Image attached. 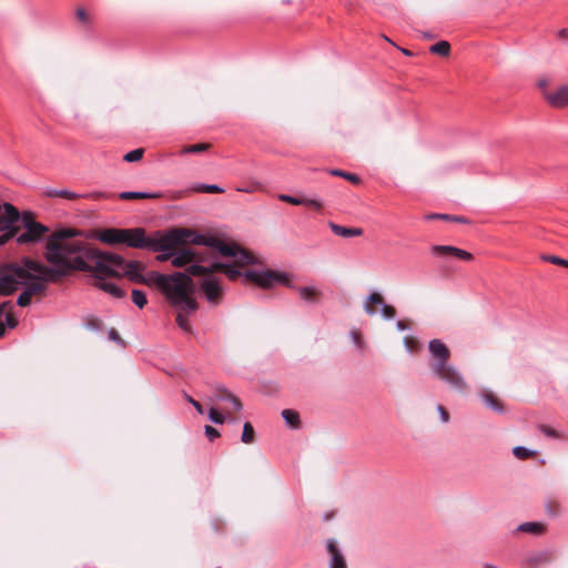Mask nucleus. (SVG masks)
I'll list each match as a JSON object with an SVG mask.
<instances>
[{"label":"nucleus","instance_id":"53","mask_svg":"<svg viewBox=\"0 0 568 568\" xmlns=\"http://www.w3.org/2000/svg\"><path fill=\"white\" fill-rule=\"evenodd\" d=\"M351 337H352V339H353L354 344H355L357 347H359V348H362V347H363V339H362V336H361V333H359V332H357V331H352V332H351Z\"/></svg>","mask_w":568,"mask_h":568},{"label":"nucleus","instance_id":"48","mask_svg":"<svg viewBox=\"0 0 568 568\" xmlns=\"http://www.w3.org/2000/svg\"><path fill=\"white\" fill-rule=\"evenodd\" d=\"M205 435L210 442H213L214 439L220 437V432L216 428H214L213 426L206 425L205 426Z\"/></svg>","mask_w":568,"mask_h":568},{"label":"nucleus","instance_id":"25","mask_svg":"<svg viewBox=\"0 0 568 568\" xmlns=\"http://www.w3.org/2000/svg\"><path fill=\"white\" fill-rule=\"evenodd\" d=\"M485 405L496 413H503L504 407L498 397L490 390H483L480 394Z\"/></svg>","mask_w":568,"mask_h":568},{"label":"nucleus","instance_id":"52","mask_svg":"<svg viewBox=\"0 0 568 568\" xmlns=\"http://www.w3.org/2000/svg\"><path fill=\"white\" fill-rule=\"evenodd\" d=\"M559 505L557 503L548 501L546 505V511L550 516H556L558 514Z\"/></svg>","mask_w":568,"mask_h":568},{"label":"nucleus","instance_id":"11","mask_svg":"<svg viewBox=\"0 0 568 568\" xmlns=\"http://www.w3.org/2000/svg\"><path fill=\"white\" fill-rule=\"evenodd\" d=\"M373 304L381 306V315L385 320H392L395 317V308L392 305L386 304L379 293L374 292L369 294L366 302L364 303V310L367 315L373 316L376 314V310L373 307Z\"/></svg>","mask_w":568,"mask_h":568},{"label":"nucleus","instance_id":"54","mask_svg":"<svg viewBox=\"0 0 568 568\" xmlns=\"http://www.w3.org/2000/svg\"><path fill=\"white\" fill-rule=\"evenodd\" d=\"M437 410L439 413V416H440V419L443 423H447L449 420V414L448 412L446 410V408L442 405H438L437 406Z\"/></svg>","mask_w":568,"mask_h":568},{"label":"nucleus","instance_id":"41","mask_svg":"<svg viewBox=\"0 0 568 568\" xmlns=\"http://www.w3.org/2000/svg\"><path fill=\"white\" fill-rule=\"evenodd\" d=\"M143 154L144 150L142 148H139L124 154L123 160L125 162H136L142 159Z\"/></svg>","mask_w":568,"mask_h":568},{"label":"nucleus","instance_id":"60","mask_svg":"<svg viewBox=\"0 0 568 568\" xmlns=\"http://www.w3.org/2000/svg\"><path fill=\"white\" fill-rule=\"evenodd\" d=\"M109 337H110V339H112V341H115V342H122V339H121L120 335L118 334V332H116L115 329H111V331L109 332Z\"/></svg>","mask_w":568,"mask_h":568},{"label":"nucleus","instance_id":"1","mask_svg":"<svg viewBox=\"0 0 568 568\" xmlns=\"http://www.w3.org/2000/svg\"><path fill=\"white\" fill-rule=\"evenodd\" d=\"M77 232L72 229H61L50 234L44 245V260L51 268L68 276L70 272L84 270L88 266L83 258L91 245L82 240H72Z\"/></svg>","mask_w":568,"mask_h":568},{"label":"nucleus","instance_id":"44","mask_svg":"<svg viewBox=\"0 0 568 568\" xmlns=\"http://www.w3.org/2000/svg\"><path fill=\"white\" fill-rule=\"evenodd\" d=\"M209 418L214 424H223L225 420V416L215 408H210Z\"/></svg>","mask_w":568,"mask_h":568},{"label":"nucleus","instance_id":"34","mask_svg":"<svg viewBox=\"0 0 568 568\" xmlns=\"http://www.w3.org/2000/svg\"><path fill=\"white\" fill-rule=\"evenodd\" d=\"M210 149L209 143H196L192 145H185L180 151V154H195V153H202Z\"/></svg>","mask_w":568,"mask_h":568},{"label":"nucleus","instance_id":"12","mask_svg":"<svg viewBox=\"0 0 568 568\" xmlns=\"http://www.w3.org/2000/svg\"><path fill=\"white\" fill-rule=\"evenodd\" d=\"M24 232L17 235V243L20 245L39 243L49 232V227L40 222L24 227Z\"/></svg>","mask_w":568,"mask_h":568},{"label":"nucleus","instance_id":"43","mask_svg":"<svg viewBox=\"0 0 568 568\" xmlns=\"http://www.w3.org/2000/svg\"><path fill=\"white\" fill-rule=\"evenodd\" d=\"M23 227L37 224L38 222L34 220L33 213L26 211L20 213V220Z\"/></svg>","mask_w":568,"mask_h":568},{"label":"nucleus","instance_id":"38","mask_svg":"<svg viewBox=\"0 0 568 568\" xmlns=\"http://www.w3.org/2000/svg\"><path fill=\"white\" fill-rule=\"evenodd\" d=\"M132 302L140 310L143 308L148 304V298H146L145 293L140 290H133L132 291Z\"/></svg>","mask_w":568,"mask_h":568},{"label":"nucleus","instance_id":"30","mask_svg":"<svg viewBox=\"0 0 568 568\" xmlns=\"http://www.w3.org/2000/svg\"><path fill=\"white\" fill-rule=\"evenodd\" d=\"M181 230L182 231H186L187 234L183 237V241L179 244V246L183 245L185 243L203 245V242H204L206 235L195 233V232H193L191 230H187V229H181Z\"/></svg>","mask_w":568,"mask_h":568},{"label":"nucleus","instance_id":"5","mask_svg":"<svg viewBox=\"0 0 568 568\" xmlns=\"http://www.w3.org/2000/svg\"><path fill=\"white\" fill-rule=\"evenodd\" d=\"M123 243L129 247L149 250V251H169L175 250L187 234L186 231L172 229L165 233L154 232L151 236L146 235L143 227L125 229Z\"/></svg>","mask_w":568,"mask_h":568},{"label":"nucleus","instance_id":"27","mask_svg":"<svg viewBox=\"0 0 568 568\" xmlns=\"http://www.w3.org/2000/svg\"><path fill=\"white\" fill-rule=\"evenodd\" d=\"M121 200L158 199L159 193L125 191L119 194Z\"/></svg>","mask_w":568,"mask_h":568},{"label":"nucleus","instance_id":"10","mask_svg":"<svg viewBox=\"0 0 568 568\" xmlns=\"http://www.w3.org/2000/svg\"><path fill=\"white\" fill-rule=\"evenodd\" d=\"M242 276L245 281L252 282L262 288H270L275 283L290 285V278L284 272L247 270L243 272Z\"/></svg>","mask_w":568,"mask_h":568},{"label":"nucleus","instance_id":"45","mask_svg":"<svg viewBox=\"0 0 568 568\" xmlns=\"http://www.w3.org/2000/svg\"><path fill=\"white\" fill-rule=\"evenodd\" d=\"M175 321H176V324L179 325V327L182 328L184 332H186V333L192 332V327H191L187 318L183 314L179 313L176 315Z\"/></svg>","mask_w":568,"mask_h":568},{"label":"nucleus","instance_id":"19","mask_svg":"<svg viewBox=\"0 0 568 568\" xmlns=\"http://www.w3.org/2000/svg\"><path fill=\"white\" fill-rule=\"evenodd\" d=\"M125 229L109 227L98 233V239L106 244L115 245L123 243V235H125Z\"/></svg>","mask_w":568,"mask_h":568},{"label":"nucleus","instance_id":"18","mask_svg":"<svg viewBox=\"0 0 568 568\" xmlns=\"http://www.w3.org/2000/svg\"><path fill=\"white\" fill-rule=\"evenodd\" d=\"M213 397L219 402H230L236 412H240L243 408L241 399L229 389H226L223 385H215Z\"/></svg>","mask_w":568,"mask_h":568},{"label":"nucleus","instance_id":"24","mask_svg":"<svg viewBox=\"0 0 568 568\" xmlns=\"http://www.w3.org/2000/svg\"><path fill=\"white\" fill-rule=\"evenodd\" d=\"M2 207L4 211V215L1 217L2 220H4V222H7V225L9 227H20L19 225H17V222H19L20 220V212L18 211V209L13 204L8 202H6L2 205Z\"/></svg>","mask_w":568,"mask_h":568},{"label":"nucleus","instance_id":"4","mask_svg":"<svg viewBox=\"0 0 568 568\" xmlns=\"http://www.w3.org/2000/svg\"><path fill=\"white\" fill-rule=\"evenodd\" d=\"M32 272L49 276L54 274V271L48 270L45 264L29 256L21 257L19 262L0 264V295L13 294L22 283L32 278Z\"/></svg>","mask_w":568,"mask_h":568},{"label":"nucleus","instance_id":"39","mask_svg":"<svg viewBox=\"0 0 568 568\" xmlns=\"http://www.w3.org/2000/svg\"><path fill=\"white\" fill-rule=\"evenodd\" d=\"M513 454L516 458L525 460V459L532 457L536 453L531 449L524 447V446H516L513 449Z\"/></svg>","mask_w":568,"mask_h":568},{"label":"nucleus","instance_id":"32","mask_svg":"<svg viewBox=\"0 0 568 568\" xmlns=\"http://www.w3.org/2000/svg\"><path fill=\"white\" fill-rule=\"evenodd\" d=\"M328 173L331 175H333V176L343 178V179L352 182L353 184H359L361 183V178L357 174H354V173L345 172V171H342L339 169H332V170L328 171Z\"/></svg>","mask_w":568,"mask_h":568},{"label":"nucleus","instance_id":"47","mask_svg":"<svg viewBox=\"0 0 568 568\" xmlns=\"http://www.w3.org/2000/svg\"><path fill=\"white\" fill-rule=\"evenodd\" d=\"M278 200L282 202H285V203H290L292 205H301L303 203L302 196L298 197V196H293V195H287V194H280Z\"/></svg>","mask_w":568,"mask_h":568},{"label":"nucleus","instance_id":"50","mask_svg":"<svg viewBox=\"0 0 568 568\" xmlns=\"http://www.w3.org/2000/svg\"><path fill=\"white\" fill-rule=\"evenodd\" d=\"M183 396H184L185 400H187L196 409L197 413L203 414V407L197 400H195L193 397H191L186 393H184Z\"/></svg>","mask_w":568,"mask_h":568},{"label":"nucleus","instance_id":"20","mask_svg":"<svg viewBox=\"0 0 568 568\" xmlns=\"http://www.w3.org/2000/svg\"><path fill=\"white\" fill-rule=\"evenodd\" d=\"M97 278V282L94 283V286L99 290H102L110 294L114 298H123L125 296V291L122 290L120 286H118L114 283L105 282L104 276L102 274H93Z\"/></svg>","mask_w":568,"mask_h":568},{"label":"nucleus","instance_id":"26","mask_svg":"<svg viewBox=\"0 0 568 568\" xmlns=\"http://www.w3.org/2000/svg\"><path fill=\"white\" fill-rule=\"evenodd\" d=\"M297 292L302 300L310 303H315L321 294L320 291L313 286H300L297 287Z\"/></svg>","mask_w":568,"mask_h":568},{"label":"nucleus","instance_id":"33","mask_svg":"<svg viewBox=\"0 0 568 568\" xmlns=\"http://www.w3.org/2000/svg\"><path fill=\"white\" fill-rule=\"evenodd\" d=\"M429 51L434 54L447 57L450 52V44L447 41H438L429 48Z\"/></svg>","mask_w":568,"mask_h":568},{"label":"nucleus","instance_id":"8","mask_svg":"<svg viewBox=\"0 0 568 568\" xmlns=\"http://www.w3.org/2000/svg\"><path fill=\"white\" fill-rule=\"evenodd\" d=\"M203 245L214 248L222 256L234 257L239 266H247L256 264L255 256L236 243H226L215 236L206 235Z\"/></svg>","mask_w":568,"mask_h":568},{"label":"nucleus","instance_id":"14","mask_svg":"<svg viewBox=\"0 0 568 568\" xmlns=\"http://www.w3.org/2000/svg\"><path fill=\"white\" fill-rule=\"evenodd\" d=\"M205 276L206 277L201 285V290L210 303H217L223 294L222 286L220 282L212 276V274Z\"/></svg>","mask_w":568,"mask_h":568},{"label":"nucleus","instance_id":"62","mask_svg":"<svg viewBox=\"0 0 568 568\" xmlns=\"http://www.w3.org/2000/svg\"><path fill=\"white\" fill-rule=\"evenodd\" d=\"M9 229V226L7 225V222H4V220H2V217L0 216V232L4 231Z\"/></svg>","mask_w":568,"mask_h":568},{"label":"nucleus","instance_id":"35","mask_svg":"<svg viewBox=\"0 0 568 568\" xmlns=\"http://www.w3.org/2000/svg\"><path fill=\"white\" fill-rule=\"evenodd\" d=\"M263 187L264 186L261 182L254 180V181H250V182L241 184L240 186L236 187V191L243 192V193H254V192L263 190Z\"/></svg>","mask_w":568,"mask_h":568},{"label":"nucleus","instance_id":"31","mask_svg":"<svg viewBox=\"0 0 568 568\" xmlns=\"http://www.w3.org/2000/svg\"><path fill=\"white\" fill-rule=\"evenodd\" d=\"M192 191L197 193H224V189L217 184L196 183L192 186Z\"/></svg>","mask_w":568,"mask_h":568},{"label":"nucleus","instance_id":"36","mask_svg":"<svg viewBox=\"0 0 568 568\" xmlns=\"http://www.w3.org/2000/svg\"><path fill=\"white\" fill-rule=\"evenodd\" d=\"M549 555L547 552H538L527 558V564L530 568H536L538 565L547 562Z\"/></svg>","mask_w":568,"mask_h":568},{"label":"nucleus","instance_id":"21","mask_svg":"<svg viewBox=\"0 0 568 568\" xmlns=\"http://www.w3.org/2000/svg\"><path fill=\"white\" fill-rule=\"evenodd\" d=\"M196 251L193 248H181L179 252L173 253L171 263L175 267L191 266L195 260Z\"/></svg>","mask_w":568,"mask_h":568},{"label":"nucleus","instance_id":"40","mask_svg":"<svg viewBox=\"0 0 568 568\" xmlns=\"http://www.w3.org/2000/svg\"><path fill=\"white\" fill-rule=\"evenodd\" d=\"M20 227H9L4 230V233L0 235V246L6 245L13 237L17 239Z\"/></svg>","mask_w":568,"mask_h":568},{"label":"nucleus","instance_id":"22","mask_svg":"<svg viewBox=\"0 0 568 568\" xmlns=\"http://www.w3.org/2000/svg\"><path fill=\"white\" fill-rule=\"evenodd\" d=\"M326 549L331 554L329 568H347L345 559L334 539L326 541Z\"/></svg>","mask_w":568,"mask_h":568},{"label":"nucleus","instance_id":"56","mask_svg":"<svg viewBox=\"0 0 568 568\" xmlns=\"http://www.w3.org/2000/svg\"><path fill=\"white\" fill-rule=\"evenodd\" d=\"M426 219L427 220L440 219V220L452 221V215L435 213V214L427 215Z\"/></svg>","mask_w":568,"mask_h":568},{"label":"nucleus","instance_id":"23","mask_svg":"<svg viewBox=\"0 0 568 568\" xmlns=\"http://www.w3.org/2000/svg\"><path fill=\"white\" fill-rule=\"evenodd\" d=\"M329 227L335 235L345 237V239L361 236V235H363V232H364L363 229H361V227H346V226H343V225H339V224H336L333 222H329Z\"/></svg>","mask_w":568,"mask_h":568},{"label":"nucleus","instance_id":"63","mask_svg":"<svg viewBox=\"0 0 568 568\" xmlns=\"http://www.w3.org/2000/svg\"><path fill=\"white\" fill-rule=\"evenodd\" d=\"M452 221H455V222H460V223H466L467 220L463 216H452Z\"/></svg>","mask_w":568,"mask_h":568},{"label":"nucleus","instance_id":"51","mask_svg":"<svg viewBox=\"0 0 568 568\" xmlns=\"http://www.w3.org/2000/svg\"><path fill=\"white\" fill-rule=\"evenodd\" d=\"M173 250H169V251H156L158 253H160L158 256H156V261L159 262H166L172 258L173 256V253H172Z\"/></svg>","mask_w":568,"mask_h":568},{"label":"nucleus","instance_id":"37","mask_svg":"<svg viewBox=\"0 0 568 568\" xmlns=\"http://www.w3.org/2000/svg\"><path fill=\"white\" fill-rule=\"evenodd\" d=\"M254 435H255V432H254L252 424L248 422H245L243 425V433H242L241 440L244 444H252L254 442Z\"/></svg>","mask_w":568,"mask_h":568},{"label":"nucleus","instance_id":"55","mask_svg":"<svg viewBox=\"0 0 568 568\" xmlns=\"http://www.w3.org/2000/svg\"><path fill=\"white\" fill-rule=\"evenodd\" d=\"M18 325V321L13 317L12 314H7L6 315V326H8L9 328H14L16 326Z\"/></svg>","mask_w":568,"mask_h":568},{"label":"nucleus","instance_id":"6","mask_svg":"<svg viewBox=\"0 0 568 568\" xmlns=\"http://www.w3.org/2000/svg\"><path fill=\"white\" fill-rule=\"evenodd\" d=\"M83 262L88 266L82 270L83 272L120 277L128 261L120 254L102 252L91 246L89 251H87Z\"/></svg>","mask_w":568,"mask_h":568},{"label":"nucleus","instance_id":"46","mask_svg":"<svg viewBox=\"0 0 568 568\" xmlns=\"http://www.w3.org/2000/svg\"><path fill=\"white\" fill-rule=\"evenodd\" d=\"M542 260L546 262H549L551 264L561 265L565 267H568V260L561 258L556 255H545L542 256Z\"/></svg>","mask_w":568,"mask_h":568},{"label":"nucleus","instance_id":"49","mask_svg":"<svg viewBox=\"0 0 568 568\" xmlns=\"http://www.w3.org/2000/svg\"><path fill=\"white\" fill-rule=\"evenodd\" d=\"M539 430L548 437H552V438L559 437L557 430H555L554 428H550L546 425H539Z\"/></svg>","mask_w":568,"mask_h":568},{"label":"nucleus","instance_id":"16","mask_svg":"<svg viewBox=\"0 0 568 568\" xmlns=\"http://www.w3.org/2000/svg\"><path fill=\"white\" fill-rule=\"evenodd\" d=\"M548 104L554 108H565L568 105V85H562L554 92H544Z\"/></svg>","mask_w":568,"mask_h":568},{"label":"nucleus","instance_id":"64","mask_svg":"<svg viewBox=\"0 0 568 568\" xmlns=\"http://www.w3.org/2000/svg\"><path fill=\"white\" fill-rule=\"evenodd\" d=\"M6 334V325L0 323V338H2Z\"/></svg>","mask_w":568,"mask_h":568},{"label":"nucleus","instance_id":"15","mask_svg":"<svg viewBox=\"0 0 568 568\" xmlns=\"http://www.w3.org/2000/svg\"><path fill=\"white\" fill-rule=\"evenodd\" d=\"M44 195L49 196V197H64V199H68V200H77V199H80V197H88V199H101V197H104V193H101V192H95V193H90V194H78V193H74V192H71V191H68V190H57V189H47L44 191Z\"/></svg>","mask_w":568,"mask_h":568},{"label":"nucleus","instance_id":"59","mask_svg":"<svg viewBox=\"0 0 568 568\" xmlns=\"http://www.w3.org/2000/svg\"><path fill=\"white\" fill-rule=\"evenodd\" d=\"M404 343L409 352L414 351V344H416V341L414 338L406 336L404 338Z\"/></svg>","mask_w":568,"mask_h":568},{"label":"nucleus","instance_id":"7","mask_svg":"<svg viewBox=\"0 0 568 568\" xmlns=\"http://www.w3.org/2000/svg\"><path fill=\"white\" fill-rule=\"evenodd\" d=\"M47 268L51 270V267H49L48 265ZM52 271H54V274L52 276L32 272V278L28 280L27 283H22L20 285L23 286V291L17 298L18 306H29L31 304L32 297L44 293L47 290V285L49 283H58L64 277L63 273L59 272L58 270L52 268Z\"/></svg>","mask_w":568,"mask_h":568},{"label":"nucleus","instance_id":"3","mask_svg":"<svg viewBox=\"0 0 568 568\" xmlns=\"http://www.w3.org/2000/svg\"><path fill=\"white\" fill-rule=\"evenodd\" d=\"M428 351L433 376L458 393L466 392L468 384L458 368L449 363L450 351L447 345L442 339L434 338L428 343Z\"/></svg>","mask_w":568,"mask_h":568},{"label":"nucleus","instance_id":"29","mask_svg":"<svg viewBox=\"0 0 568 568\" xmlns=\"http://www.w3.org/2000/svg\"><path fill=\"white\" fill-rule=\"evenodd\" d=\"M517 530L532 535H541L545 531V526L540 523L529 521L519 525Z\"/></svg>","mask_w":568,"mask_h":568},{"label":"nucleus","instance_id":"17","mask_svg":"<svg viewBox=\"0 0 568 568\" xmlns=\"http://www.w3.org/2000/svg\"><path fill=\"white\" fill-rule=\"evenodd\" d=\"M144 268V264L140 261H128L121 276H125L131 282L139 283L140 281H144L142 273Z\"/></svg>","mask_w":568,"mask_h":568},{"label":"nucleus","instance_id":"28","mask_svg":"<svg viewBox=\"0 0 568 568\" xmlns=\"http://www.w3.org/2000/svg\"><path fill=\"white\" fill-rule=\"evenodd\" d=\"M282 417L292 428H298L301 426L300 414L294 409H283Z\"/></svg>","mask_w":568,"mask_h":568},{"label":"nucleus","instance_id":"61","mask_svg":"<svg viewBox=\"0 0 568 568\" xmlns=\"http://www.w3.org/2000/svg\"><path fill=\"white\" fill-rule=\"evenodd\" d=\"M396 326H397V328H398L399 331H405V329H407V325H406L403 321H398V322L396 323Z\"/></svg>","mask_w":568,"mask_h":568},{"label":"nucleus","instance_id":"57","mask_svg":"<svg viewBox=\"0 0 568 568\" xmlns=\"http://www.w3.org/2000/svg\"><path fill=\"white\" fill-rule=\"evenodd\" d=\"M77 18L81 20L82 22H88L89 17L83 8H79L75 12Z\"/></svg>","mask_w":568,"mask_h":568},{"label":"nucleus","instance_id":"2","mask_svg":"<svg viewBox=\"0 0 568 568\" xmlns=\"http://www.w3.org/2000/svg\"><path fill=\"white\" fill-rule=\"evenodd\" d=\"M191 276L186 270L170 275L150 271L143 274L144 281H140L139 284L154 285L173 306L191 313L197 308Z\"/></svg>","mask_w":568,"mask_h":568},{"label":"nucleus","instance_id":"58","mask_svg":"<svg viewBox=\"0 0 568 568\" xmlns=\"http://www.w3.org/2000/svg\"><path fill=\"white\" fill-rule=\"evenodd\" d=\"M194 262H195L194 264H197V265H201L200 263L207 262L206 253L196 252Z\"/></svg>","mask_w":568,"mask_h":568},{"label":"nucleus","instance_id":"42","mask_svg":"<svg viewBox=\"0 0 568 568\" xmlns=\"http://www.w3.org/2000/svg\"><path fill=\"white\" fill-rule=\"evenodd\" d=\"M302 202L303 203L301 205L312 207L316 211H320L323 207V202L318 199H310L306 196H302Z\"/></svg>","mask_w":568,"mask_h":568},{"label":"nucleus","instance_id":"13","mask_svg":"<svg viewBox=\"0 0 568 568\" xmlns=\"http://www.w3.org/2000/svg\"><path fill=\"white\" fill-rule=\"evenodd\" d=\"M430 253L434 256L443 257V258L456 257L458 260L466 261V262H470L474 260V256L471 253H469L465 250L458 248L456 246H452V245H432Z\"/></svg>","mask_w":568,"mask_h":568},{"label":"nucleus","instance_id":"9","mask_svg":"<svg viewBox=\"0 0 568 568\" xmlns=\"http://www.w3.org/2000/svg\"><path fill=\"white\" fill-rule=\"evenodd\" d=\"M235 266L240 267L235 262L234 264H231L213 261L210 262L207 265L193 264L191 266H187L186 271L192 276L210 275L215 272H223L229 280L235 281L243 275V272H241Z\"/></svg>","mask_w":568,"mask_h":568}]
</instances>
